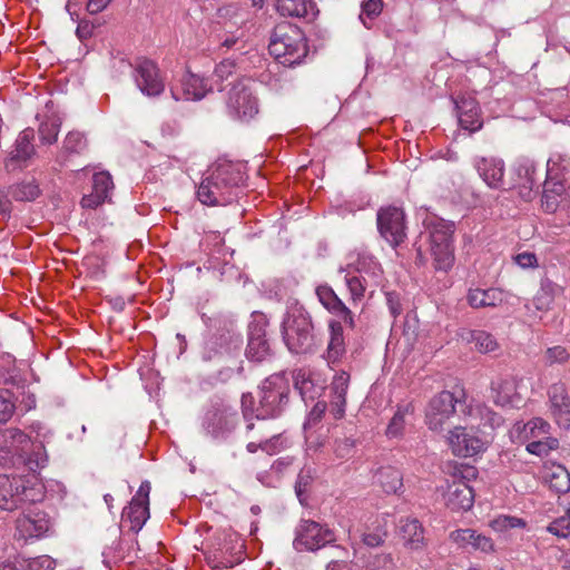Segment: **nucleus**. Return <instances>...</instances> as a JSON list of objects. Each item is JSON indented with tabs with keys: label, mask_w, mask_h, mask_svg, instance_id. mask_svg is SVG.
<instances>
[{
	"label": "nucleus",
	"mask_w": 570,
	"mask_h": 570,
	"mask_svg": "<svg viewBox=\"0 0 570 570\" xmlns=\"http://www.w3.org/2000/svg\"><path fill=\"white\" fill-rule=\"evenodd\" d=\"M360 19L366 26L365 18L373 20L377 18L383 10V0H364L361 4Z\"/></svg>",
	"instance_id": "4d7b16f0"
},
{
	"label": "nucleus",
	"mask_w": 570,
	"mask_h": 570,
	"mask_svg": "<svg viewBox=\"0 0 570 570\" xmlns=\"http://www.w3.org/2000/svg\"><path fill=\"white\" fill-rule=\"evenodd\" d=\"M542 208L547 213L563 210L570 216V185L560 174H547L542 190Z\"/></svg>",
	"instance_id": "9d476101"
},
{
	"label": "nucleus",
	"mask_w": 570,
	"mask_h": 570,
	"mask_svg": "<svg viewBox=\"0 0 570 570\" xmlns=\"http://www.w3.org/2000/svg\"><path fill=\"white\" fill-rule=\"evenodd\" d=\"M535 171H537V168L531 161H529V160L520 161L514 167V171H513L514 177L512 178L511 181L505 180V188H503V189L504 190L518 189V193L523 200H525V202L531 200L535 195V191H534V186H537Z\"/></svg>",
	"instance_id": "a211bd4d"
},
{
	"label": "nucleus",
	"mask_w": 570,
	"mask_h": 570,
	"mask_svg": "<svg viewBox=\"0 0 570 570\" xmlns=\"http://www.w3.org/2000/svg\"><path fill=\"white\" fill-rule=\"evenodd\" d=\"M244 180V165L219 159L200 181L197 198L207 206H226L239 197Z\"/></svg>",
	"instance_id": "f257e3e1"
},
{
	"label": "nucleus",
	"mask_w": 570,
	"mask_h": 570,
	"mask_svg": "<svg viewBox=\"0 0 570 570\" xmlns=\"http://www.w3.org/2000/svg\"><path fill=\"white\" fill-rule=\"evenodd\" d=\"M244 420L246 422L245 434L248 439V442L257 440L262 433H271L268 430V424H266L265 421H257V423H255V417H244Z\"/></svg>",
	"instance_id": "13d9d810"
},
{
	"label": "nucleus",
	"mask_w": 570,
	"mask_h": 570,
	"mask_svg": "<svg viewBox=\"0 0 570 570\" xmlns=\"http://www.w3.org/2000/svg\"><path fill=\"white\" fill-rule=\"evenodd\" d=\"M294 386L299 392L303 400H314L317 395V387L312 377V373L304 368L294 373Z\"/></svg>",
	"instance_id": "c03bdc74"
},
{
	"label": "nucleus",
	"mask_w": 570,
	"mask_h": 570,
	"mask_svg": "<svg viewBox=\"0 0 570 570\" xmlns=\"http://www.w3.org/2000/svg\"><path fill=\"white\" fill-rule=\"evenodd\" d=\"M460 126L471 132L482 128L483 121L478 100L470 94H463L454 99Z\"/></svg>",
	"instance_id": "aec40b11"
},
{
	"label": "nucleus",
	"mask_w": 570,
	"mask_h": 570,
	"mask_svg": "<svg viewBox=\"0 0 570 570\" xmlns=\"http://www.w3.org/2000/svg\"><path fill=\"white\" fill-rule=\"evenodd\" d=\"M8 193L17 202H31L39 196L40 189L35 180H29L10 186Z\"/></svg>",
	"instance_id": "49530a36"
},
{
	"label": "nucleus",
	"mask_w": 570,
	"mask_h": 570,
	"mask_svg": "<svg viewBox=\"0 0 570 570\" xmlns=\"http://www.w3.org/2000/svg\"><path fill=\"white\" fill-rule=\"evenodd\" d=\"M562 292V288L550 279H544L541 287L533 298V304L538 311L547 312L552 307L556 296Z\"/></svg>",
	"instance_id": "58836bf2"
},
{
	"label": "nucleus",
	"mask_w": 570,
	"mask_h": 570,
	"mask_svg": "<svg viewBox=\"0 0 570 570\" xmlns=\"http://www.w3.org/2000/svg\"><path fill=\"white\" fill-rule=\"evenodd\" d=\"M114 190L112 177L108 171H99L92 176V191L81 198L82 208L96 209L106 202L111 200Z\"/></svg>",
	"instance_id": "412c9836"
},
{
	"label": "nucleus",
	"mask_w": 570,
	"mask_h": 570,
	"mask_svg": "<svg viewBox=\"0 0 570 570\" xmlns=\"http://www.w3.org/2000/svg\"><path fill=\"white\" fill-rule=\"evenodd\" d=\"M548 531L559 538H567L570 534V517L568 514L552 521Z\"/></svg>",
	"instance_id": "680f3d73"
},
{
	"label": "nucleus",
	"mask_w": 570,
	"mask_h": 570,
	"mask_svg": "<svg viewBox=\"0 0 570 570\" xmlns=\"http://www.w3.org/2000/svg\"><path fill=\"white\" fill-rule=\"evenodd\" d=\"M465 396L464 390L442 391L431 399L425 411V422L430 430L442 431L455 413V405L461 404Z\"/></svg>",
	"instance_id": "39448f33"
},
{
	"label": "nucleus",
	"mask_w": 570,
	"mask_h": 570,
	"mask_svg": "<svg viewBox=\"0 0 570 570\" xmlns=\"http://www.w3.org/2000/svg\"><path fill=\"white\" fill-rule=\"evenodd\" d=\"M36 500V490L28 487V481L23 478L0 475V508L2 510L13 511L22 503Z\"/></svg>",
	"instance_id": "0eeeda50"
},
{
	"label": "nucleus",
	"mask_w": 570,
	"mask_h": 570,
	"mask_svg": "<svg viewBox=\"0 0 570 570\" xmlns=\"http://www.w3.org/2000/svg\"><path fill=\"white\" fill-rule=\"evenodd\" d=\"M474 167L483 181L491 188H505L504 161L493 156L479 157L474 160Z\"/></svg>",
	"instance_id": "4be33fe9"
},
{
	"label": "nucleus",
	"mask_w": 570,
	"mask_h": 570,
	"mask_svg": "<svg viewBox=\"0 0 570 570\" xmlns=\"http://www.w3.org/2000/svg\"><path fill=\"white\" fill-rule=\"evenodd\" d=\"M237 424V413L217 410L208 416V429L215 436H223L232 432Z\"/></svg>",
	"instance_id": "f704fd0d"
},
{
	"label": "nucleus",
	"mask_w": 570,
	"mask_h": 570,
	"mask_svg": "<svg viewBox=\"0 0 570 570\" xmlns=\"http://www.w3.org/2000/svg\"><path fill=\"white\" fill-rule=\"evenodd\" d=\"M228 115L239 121H249L259 111L258 99L244 81L233 85L226 100Z\"/></svg>",
	"instance_id": "423d86ee"
},
{
	"label": "nucleus",
	"mask_w": 570,
	"mask_h": 570,
	"mask_svg": "<svg viewBox=\"0 0 570 570\" xmlns=\"http://www.w3.org/2000/svg\"><path fill=\"white\" fill-rule=\"evenodd\" d=\"M468 475L458 478L453 475V480L448 484L443 494L445 505L452 511L469 510L474 502V493L472 488L464 481Z\"/></svg>",
	"instance_id": "6ab92c4d"
},
{
	"label": "nucleus",
	"mask_w": 570,
	"mask_h": 570,
	"mask_svg": "<svg viewBox=\"0 0 570 570\" xmlns=\"http://www.w3.org/2000/svg\"><path fill=\"white\" fill-rule=\"evenodd\" d=\"M449 445L456 456L469 458L483 450V441L473 432L472 429L455 426L448 438Z\"/></svg>",
	"instance_id": "dca6fc26"
},
{
	"label": "nucleus",
	"mask_w": 570,
	"mask_h": 570,
	"mask_svg": "<svg viewBox=\"0 0 570 570\" xmlns=\"http://www.w3.org/2000/svg\"><path fill=\"white\" fill-rule=\"evenodd\" d=\"M49 530V519L42 511L30 510L16 521V538L27 542L38 539Z\"/></svg>",
	"instance_id": "f3484780"
},
{
	"label": "nucleus",
	"mask_w": 570,
	"mask_h": 570,
	"mask_svg": "<svg viewBox=\"0 0 570 570\" xmlns=\"http://www.w3.org/2000/svg\"><path fill=\"white\" fill-rule=\"evenodd\" d=\"M1 436L6 446L12 449L20 456L27 454L31 440L23 431L9 428L1 432Z\"/></svg>",
	"instance_id": "ea45409f"
},
{
	"label": "nucleus",
	"mask_w": 570,
	"mask_h": 570,
	"mask_svg": "<svg viewBox=\"0 0 570 570\" xmlns=\"http://www.w3.org/2000/svg\"><path fill=\"white\" fill-rule=\"evenodd\" d=\"M276 8L282 16L297 18L314 16V3L311 0H277Z\"/></svg>",
	"instance_id": "e433bc0d"
},
{
	"label": "nucleus",
	"mask_w": 570,
	"mask_h": 570,
	"mask_svg": "<svg viewBox=\"0 0 570 570\" xmlns=\"http://www.w3.org/2000/svg\"><path fill=\"white\" fill-rule=\"evenodd\" d=\"M294 459L291 456H282L274 461L272 464V471L277 474H283L289 470L293 465Z\"/></svg>",
	"instance_id": "0e129e2a"
},
{
	"label": "nucleus",
	"mask_w": 570,
	"mask_h": 570,
	"mask_svg": "<svg viewBox=\"0 0 570 570\" xmlns=\"http://www.w3.org/2000/svg\"><path fill=\"white\" fill-rule=\"evenodd\" d=\"M30 570H49L53 568V560L49 557H39L29 562Z\"/></svg>",
	"instance_id": "69168bd1"
},
{
	"label": "nucleus",
	"mask_w": 570,
	"mask_h": 570,
	"mask_svg": "<svg viewBox=\"0 0 570 570\" xmlns=\"http://www.w3.org/2000/svg\"><path fill=\"white\" fill-rule=\"evenodd\" d=\"M399 533L404 547L411 551H422L428 546L424 528L417 519H401Z\"/></svg>",
	"instance_id": "bb28decb"
},
{
	"label": "nucleus",
	"mask_w": 570,
	"mask_h": 570,
	"mask_svg": "<svg viewBox=\"0 0 570 570\" xmlns=\"http://www.w3.org/2000/svg\"><path fill=\"white\" fill-rule=\"evenodd\" d=\"M354 446V440L346 436H337L334 443V453L338 459H347L353 455Z\"/></svg>",
	"instance_id": "052dcab7"
},
{
	"label": "nucleus",
	"mask_w": 570,
	"mask_h": 570,
	"mask_svg": "<svg viewBox=\"0 0 570 570\" xmlns=\"http://www.w3.org/2000/svg\"><path fill=\"white\" fill-rule=\"evenodd\" d=\"M491 396L499 406L517 407L521 402L518 383L512 375L499 376L491 382Z\"/></svg>",
	"instance_id": "5701e85b"
},
{
	"label": "nucleus",
	"mask_w": 570,
	"mask_h": 570,
	"mask_svg": "<svg viewBox=\"0 0 570 570\" xmlns=\"http://www.w3.org/2000/svg\"><path fill=\"white\" fill-rule=\"evenodd\" d=\"M281 435L277 433H262L257 440L249 441L246 450L249 453H256L258 450L273 455L279 450Z\"/></svg>",
	"instance_id": "37998d69"
},
{
	"label": "nucleus",
	"mask_w": 570,
	"mask_h": 570,
	"mask_svg": "<svg viewBox=\"0 0 570 570\" xmlns=\"http://www.w3.org/2000/svg\"><path fill=\"white\" fill-rule=\"evenodd\" d=\"M318 302L332 315L342 320L344 324L353 330L356 326L355 315L352 309L342 301L335 291L327 284L318 285L315 289Z\"/></svg>",
	"instance_id": "4468645a"
},
{
	"label": "nucleus",
	"mask_w": 570,
	"mask_h": 570,
	"mask_svg": "<svg viewBox=\"0 0 570 570\" xmlns=\"http://www.w3.org/2000/svg\"><path fill=\"white\" fill-rule=\"evenodd\" d=\"M311 483V476L308 474H304L303 471L298 474L296 484H295V491L299 500H302L303 494L307 491V487Z\"/></svg>",
	"instance_id": "774afa93"
},
{
	"label": "nucleus",
	"mask_w": 570,
	"mask_h": 570,
	"mask_svg": "<svg viewBox=\"0 0 570 570\" xmlns=\"http://www.w3.org/2000/svg\"><path fill=\"white\" fill-rule=\"evenodd\" d=\"M282 336L286 347L293 354H312L321 345L311 314L298 303L287 308L282 322Z\"/></svg>",
	"instance_id": "f03ea898"
},
{
	"label": "nucleus",
	"mask_w": 570,
	"mask_h": 570,
	"mask_svg": "<svg viewBox=\"0 0 570 570\" xmlns=\"http://www.w3.org/2000/svg\"><path fill=\"white\" fill-rule=\"evenodd\" d=\"M377 229L381 236L393 247L406 238L405 214L396 206H385L377 210Z\"/></svg>",
	"instance_id": "6e6552de"
},
{
	"label": "nucleus",
	"mask_w": 570,
	"mask_h": 570,
	"mask_svg": "<svg viewBox=\"0 0 570 570\" xmlns=\"http://www.w3.org/2000/svg\"><path fill=\"white\" fill-rule=\"evenodd\" d=\"M549 412L556 424L564 430L570 429V395L564 383L558 382L549 386Z\"/></svg>",
	"instance_id": "ddd939ff"
},
{
	"label": "nucleus",
	"mask_w": 570,
	"mask_h": 570,
	"mask_svg": "<svg viewBox=\"0 0 570 570\" xmlns=\"http://www.w3.org/2000/svg\"><path fill=\"white\" fill-rule=\"evenodd\" d=\"M558 439L550 434L547 439L530 441L525 449L530 454L547 456L551 451L558 449Z\"/></svg>",
	"instance_id": "3c124183"
},
{
	"label": "nucleus",
	"mask_w": 570,
	"mask_h": 570,
	"mask_svg": "<svg viewBox=\"0 0 570 570\" xmlns=\"http://www.w3.org/2000/svg\"><path fill=\"white\" fill-rule=\"evenodd\" d=\"M450 538L453 542L462 548H472L473 550H480L489 552L493 550V542L489 537L478 533L473 529H459L452 531Z\"/></svg>",
	"instance_id": "7c9ffc66"
},
{
	"label": "nucleus",
	"mask_w": 570,
	"mask_h": 570,
	"mask_svg": "<svg viewBox=\"0 0 570 570\" xmlns=\"http://www.w3.org/2000/svg\"><path fill=\"white\" fill-rule=\"evenodd\" d=\"M472 308L497 307L503 303V294L498 288H471L466 296Z\"/></svg>",
	"instance_id": "2f4dec72"
},
{
	"label": "nucleus",
	"mask_w": 570,
	"mask_h": 570,
	"mask_svg": "<svg viewBox=\"0 0 570 570\" xmlns=\"http://www.w3.org/2000/svg\"><path fill=\"white\" fill-rule=\"evenodd\" d=\"M343 323L342 320L336 318L328 321L327 347L323 355L328 364L340 363L346 353Z\"/></svg>",
	"instance_id": "393cba45"
},
{
	"label": "nucleus",
	"mask_w": 570,
	"mask_h": 570,
	"mask_svg": "<svg viewBox=\"0 0 570 570\" xmlns=\"http://www.w3.org/2000/svg\"><path fill=\"white\" fill-rule=\"evenodd\" d=\"M546 365L564 364L570 360V353L563 346L549 347L543 356Z\"/></svg>",
	"instance_id": "5fc2aeb1"
},
{
	"label": "nucleus",
	"mask_w": 570,
	"mask_h": 570,
	"mask_svg": "<svg viewBox=\"0 0 570 570\" xmlns=\"http://www.w3.org/2000/svg\"><path fill=\"white\" fill-rule=\"evenodd\" d=\"M150 483L141 482L136 495L131 499L121 514V528L138 533L149 518Z\"/></svg>",
	"instance_id": "9b49d317"
},
{
	"label": "nucleus",
	"mask_w": 570,
	"mask_h": 570,
	"mask_svg": "<svg viewBox=\"0 0 570 570\" xmlns=\"http://www.w3.org/2000/svg\"><path fill=\"white\" fill-rule=\"evenodd\" d=\"M429 233L430 247L453 246L454 224L440 217H431L425 222Z\"/></svg>",
	"instance_id": "c85d7f7f"
},
{
	"label": "nucleus",
	"mask_w": 570,
	"mask_h": 570,
	"mask_svg": "<svg viewBox=\"0 0 570 570\" xmlns=\"http://www.w3.org/2000/svg\"><path fill=\"white\" fill-rule=\"evenodd\" d=\"M23 458H26L27 464L32 471L45 468L48 462L45 445L40 441L31 442Z\"/></svg>",
	"instance_id": "de8ad7c7"
},
{
	"label": "nucleus",
	"mask_w": 570,
	"mask_h": 570,
	"mask_svg": "<svg viewBox=\"0 0 570 570\" xmlns=\"http://www.w3.org/2000/svg\"><path fill=\"white\" fill-rule=\"evenodd\" d=\"M289 389L282 377L266 379L258 393L256 404L250 393L242 396V413L244 417H255L256 421H266L281 415L288 402Z\"/></svg>",
	"instance_id": "7ed1b4c3"
},
{
	"label": "nucleus",
	"mask_w": 570,
	"mask_h": 570,
	"mask_svg": "<svg viewBox=\"0 0 570 570\" xmlns=\"http://www.w3.org/2000/svg\"><path fill=\"white\" fill-rule=\"evenodd\" d=\"M343 274L344 283L350 294V303L357 306L364 298L367 288V281L357 266L348 265L338 271Z\"/></svg>",
	"instance_id": "cd10ccee"
},
{
	"label": "nucleus",
	"mask_w": 570,
	"mask_h": 570,
	"mask_svg": "<svg viewBox=\"0 0 570 570\" xmlns=\"http://www.w3.org/2000/svg\"><path fill=\"white\" fill-rule=\"evenodd\" d=\"M515 263L522 268L537 266V256L533 253L523 252L514 257Z\"/></svg>",
	"instance_id": "e2e57ef3"
},
{
	"label": "nucleus",
	"mask_w": 570,
	"mask_h": 570,
	"mask_svg": "<svg viewBox=\"0 0 570 570\" xmlns=\"http://www.w3.org/2000/svg\"><path fill=\"white\" fill-rule=\"evenodd\" d=\"M61 121L59 117L51 115L45 117L39 125L38 134L43 145H52L57 141Z\"/></svg>",
	"instance_id": "a18cd8bd"
},
{
	"label": "nucleus",
	"mask_w": 570,
	"mask_h": 570,
	"mask_svg": "<svg viewBox=\"0 0 570 570\" xmlns=\"http://www.w3.org/2000/svg\"><path fill=\"white\" fill-rule=\"evenodd\" d=\"M365 570H393L394 561L390 553L370 554L364 564Z\"/></svg>",
	"instance_id": "603ef678"
},
{
	"label": "nucleus",
	"mask_w": 570,
	"mask_h": 570,
	"mask_svg": "<svg viewBox=\"0 0 570 570\" xmlns=\"http://www.w3.org/2000/svg\"><path fill=\"white\" fill-rule=\"evenodd\" d=\"M209 91H212L209 80L191 72L184 75L180 83L170 88L171 97L176 101L200 100Z\"/></svg>",
	"instance_id": "2eb2a0df"
},
{
	"label": "nucleus",
	"mask_w": 570,
	"mask_h": 570,
	"mask_svg": "<svg viewBox=\"0 0 570 570\" xmlns=\"http://www.w3.org/2000/svg\"><path fill=\"white\" fill-rule=\"evenodd\" d=\"M432 265L436 272L448 273L454 265V246H432L430 247Z\"/></svg>",
	"instance_id": "a19ab883"
},
{
	"label": "nucleus",
	"mask_w": 570,
	"mask_h": 570,
	"mask_svg": "<svg viewBox=\"0 0 570 570\" xmlns=\"http://www.w3.org/2000/svg\"><path fill=\"white\" fill-rule=\"evenodd\" d=\"M246 356L249 361L261 363L272 356L264 325L252 323L248 328Z\"/></svg>",
	"instance_id": "a878e982"
},
{
	"label": "nucleus",
	"mask_w": 570,
	"mask_h": 570,
	"mask_svg": "<svg viewBox=\"0 0 570 570\" xmlns=\"http://www.w3.org/2000/svg\"><path fill=\"white\" fill-rule=\"evenodd\" d=\"M134 78L137 87L145 96L158 97L165 90V79L158 65L148 58L136 60Z\"/></svg>",
	"instance_id": "f8f14e48"
},
{
	"label": "nucleus",
	"mask_w": 570,
	"mask_h": 570,
	"mask_svg": "<svg viewBox=\"0 0 570 570\" xmlns=\"http://www.w3.org/2000/svg\"><path fill=\"white\" fill-rule=\"evenodd\" d=\"M268 49L269 53L286 67L299 65L308 53L304 32L289 22H281L275 26Z\"/></svg>",
	"instance_id": "20e7f679"
},
{
	"label": "nucleus",
	"mask_w": 570,
	"mask_h": 570,
	"mask_svg": "<svg viewBox=\"0 0 570 570\" xmlns=\"http://www.w3.org/2000/svg\"><path fill=\"white\" fill-rule=\"evenodd\" d=\"M327 409V405L325 402H317L308 415V424H316L321 421L322 416L324 415L325 411Z\"/></svg>",
	"instance_id": "338daca9"
},
{
	"label": "nucleus",
	"mask_w": 570,
	"mask_h": 570,
	"mask_svg": "<svg viewBox=\"0 0 570 570\" xmlns=\"http://www.w3.org/2000/svg\"><path fill=\"white\" fill-rule=\"evenodd\" d=\"M348 382L350 375L346 372H341L334 376L331 384L330 411L334 419H342L345 413Z\"/></svg>",
	"instance_id": "c756f323"
},
{
	"label": "nucleus",
	"mask_w": 570,
	"mask_h": 570,
	"mask_svg": "<svg viewBox=\"0 0 570 570\" xmlns=\"http://www.w3.org/2000/svg\"><path fill=\"white\" fill-rule=\"evenodd\" d=\"M520 438L523 442L529 444L530 441L543 440L551 434V425L542 417H533L522 425L518 426Z\"/></svg>",
	"instance_id": "c9c22d12"
},
{
	"label": "nucleus",
	"mask_w": 570,
	"mask_h": 570,
	"mask_svg": "<svg viewBox=\"0 0 570 570\" xmlns=\"http://www.w3.org/2000/svg\"><path fill=\"white\" fill-rule=\"evenodd\" d=\"M490 525L494 531L502 532L508 529L524 528L525 521L515 517L500 515L492 520Z\"/></svg>",
	"instance_id": "6e6d98bb"
},
{
	"label": "nucleus",
	"mask_w": 570,
	"mask_h": 570,
	"mask_svg": "<svg viewBox=\"0 0 570 570\" xmlns=\"http://www.w3.org/2000/svg\"><path fill=\"white\" fill-rule=\"evenodd\" d=\"M374 523L375 525L372 529L366 528L361 533L362 542L371 548L380 547L387 538V530L385 525L379 522V520H376Z\"/></svg>",
	"instance_id": "09e8293b"
},
{
	"label": "nucleus",
	"mask_w": 570,
	"mask_h": 570,
	"mask_svg": "<svg viewBox=\"0 0 570 570\" xmlns=\"http://www.w3.org/2000/svg\"><path fill=\"white\" fill-rule=\"evenodd\" d=\"M376 482L387 493H397L403 487L402 473L393 466H382L376 472Z\"/></svg>",
	"instance_id": "4c0bfd02"
},
{
	"label": "nucleus",
	"mask_w": 570,
	"mask_h": 570,
	"mask_svg": "<svg viewBox=\"0 0 570 570\" xmlns=\"http://www.w3.org/2000/svg\"><path fill=\"white\" fill-rule=\"evenodd\" d=\"M543 479L556 493H566L570 490V473L561 464L546 465Z\"/></svg>",
	"instance_id": "473e14b6"
},
{
	"label": "nucleus",
	"mask_w": 570,
	"mask_h": 570,
	"mask_svg": "<svg viewBox=\"0 0 570 570\" xmlns=\"http://www.w3.org/2000/svg\"><path fill=\"white\" fill-rule=\"evenodd\" d=\"M35 130L30 127L23 129L16 139L14 147L10 153V157L6 161L8 170H14L26 165V163L35 155Z\"/></svg>",
	"instance_id": "b1692460"
},
{
	"label": "nucleus",
	"mask_w": 570,
	"mask_h": 570,
	"mask_svg": "<svg viewBox=\"0 0 570 570\" xmlns=\"http://www.w3.org/2000/svg\"><path fill=\"white\" fill-rule=\"evenodd\" d=\"M405 414L406 410L403 409H399L394 413L386 429V434L389 438H397L402 434L405 426Z\"/></svg>",
	"instance_id": "bf43d9fd"
},
{
	"label": "nucleus",
	"mask_w": 570,
	"mask_h": 570,
	"mask_svg": "<svg viewBox=\"0 0 570 570\" xmlns=\"http://www.w3.org/2000/svg\"><path fill=\"white\" fill-rule=\"evenodd\" d=\"M14 411L16 404L12 392L9 390H0V426L12 417Z\"/></svg>",
	"instance_id": "864d4df0"
},
{
	"label": "nucleus",
	"mask_w": 570,
	"mask_h": 570,
	"mask_svg": "<svg viewBox=\"0 0 570 570\" xmlns=\"http://www.w3.org/2000/svg\"><path fill=\"white\" fill-rule=\"evenodd\" d=\"M199 245L205 253L216 258H225L228 252L225 239L219 232L205 233Z\"/></svg>",
	"instance_id": "79ce46f5"
},
{
	"label": "nucleus",
	"mask_w": 570,
	"mask_h": 570,
	"mask_svg": "<svg viewBox=\"0 0 570 570\" xmlns=\"http://www.w3.org/2000/svg\"><path fill=\"white\" fill-rule=\"evenodd\" d=\"M461 337L466 343L474 344V350L483 354L495 352L500 347L497 338L483 330H466Z\"/></svg>",
	"instance_id": "72a5a7b5"
},
{
	"label": "nucleus",
	"mask_w": 570,
	"mask_h": 570,
	"mask_svg": "<svg viewBox=\"0 0 570 570\" xmlns=\"http://www.w3.org/2000/svg\"><path fill=\"white\" fill-rule=\"evenodd\" d=\"M87 148V140L83 134L79 131H70L63 140L62 154L73 155L82 154Z\"/></svg>",
	"instance_id": "8fccbe9b"
},
{
	"label": "nucleus",
	"mask_w": 570,
	"mask_h": 570,
	"mask_svg": "<svg viewBox=\"0 0 570 570\" xmlns=\"http://www.w3.org/2000/svg\"><path fill=\"white\" fill-rule=\"evenodd\" d=\"M335 540L334 532L313 520H302L296 529L294 547L298 551H316Z\"/></svg>",
	"instance_id": "1a4fd4ad"
}]
</instances>
